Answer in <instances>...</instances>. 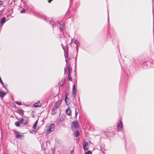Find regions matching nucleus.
<instances>
[{
    "label": "nucleus",
    "mask_w": 154,
    "mask_h": 154,
    "mask_svg": "<svg viewBox=\"0 0 154 154\" xmlns=\"http://www.w3.org/2000/svg\"><path fill=\"white\" fill-rule=\"evenodd\" d=\"M79 126L78 122L77 121H73L72 124V128L74 127L75 128L78 127Z\"/></svg>",
    "instance_id": "f257e3e1"
},
{
    "label": "nucleus",
    "mask_w": 154,
    "mask_h": 154,
    "mask_svg": "<svg viewBox=\"0 0 154 154\" xmlns=\"http://www.w3.org/2000/svg\"><path fill=\"white\" fill-rule=\"evenodd\" d=\"M65 25V23H63V25H61L60 23V24L58 26V27H59L60 31L63 33H64L63 32L64 29Z\"/></svg>",
    "instance_id": "f03ea898"
},
{
    "label": "nucleus",
    "mask_w": 154,
    "mask_h": 154,
    "mask_svg": "<svg viewBox=\"0 0 154 154\" xmlns=\"http://www.w3.org/2000/svg\"><path fill=\"white\" fill-rule=\"evenodd\" d=\"M66 49H64V55L65 57V58H68V49L69 48L68 47H67V45L66 46Z\"/></svg>",
    "instance_id": "7ed1b4c3"
},
{
    "label": "nucleus",
    "mask_w": 154,
    "mask_h": 154,
    "mask_svg": "<svg viewBox=\"0 0 154 154\" xmlns=\"http://www.w3.org/2000/svg\"><path fill=\"white\" fill-rule=\"evenodd\" d=\"M84 141L83 144V148L84 150L87 151L88 149V148L87 146H88V142H85V141Z\"/></svg>",
    "instance_id": "20e7f679"
},
{
    "label": "nucleus",
    "mask_w": 154,
    "mask_h": 154,
    "mask_svg": "<svg viewBox=\"0 0 154 154\" xmlns=\"http://www.w3.org/2000/svg\"><path fill=\"white\" fill-rule=\"evenodd\" d=\"M149 63L145 61H142L141 63L142 66L144 68H147L148 67V63Z\"/></svg>",
    "instance_id": "39448f33"
},
{
    "label": "nucleus",
    "mask_w": 154,
    "mask_h": 154,
    "mask_svg": "<svg viewBox=\"0 0 154 154\" xmlns=\"http://www.w3.org/2000/svg\"><path fill=\"white\" fill-rule=\"evenodd\" d=\"M54 124H51L50 126L49 129L47 130V131L50 132L53 131L54 130Z\"/></svg>",
    "instance_id": "423d86ee"
},
{
    "label": "nucleus",
    "mask_w": 154,
    "mask_h": 154,
    "mask_svg": "<svg viewBox=\"0 0 154 154\" xmlns=\"http://www.w3.org/2000/svg\"><path fill=\"white\" fill-rule=\"evenodd\" d=\"M61 104V103L60 101L56 102L55 103L54 105L53 106L56 108H59Z\"/></svg>",
    "instance_id": "0eeeda50"
},
{
    "label": "nucleus",
    "mask_w": 154,
    "mask_h": 154,
    "mask_svg": "<svg viewBox=\"0 0 154 154\" xmlns=\"http://www.w3.org/2000/svg\"><path fill=\"white\" fill-rule=\"evenodd\" d=\"M57 108H55V107L53 106L51 113L52 115H54L57 113Z\"/></svg>",
    "instance_id": "6e6552de"
},
{
    "label": "nucleus",
    "mask_w": 154,
    "mask_h": 154,
    "mask_svg": "<svg viewBox=\"0 0 154 154\" xmlns=\"http://www.w3.org/2000/svg\"><path fill=\"white\" fill-rule=\"evenodd\" d=\"M50 24L51 26H52L53 27H54L55 26H58L59 24H60V23H58V22L55 23L54 22L52 21L51 22Z\"/></svg>",
    "instance_id": "1a4fd4ad"
},
{
    "label": "nucleus",
    "mask_w": 154,
    "mask_h": 154,
    "mask_svg": "<svg viewBox=\"0 0 154 154\" xmlns=\"http://www.w3.org/2000/svg\"><path fill=\"white\" fill-rule=\"evenodd\" d=\"M20 123L25 125L27 124V122L26 120L24 119H23L22 118L20 121Z\"/></svg>",
    "instance_id": "9d476101"
},
{
    "label": "nucleus",
    "mask_w": 154,
    "mask_h": 154,
    "mask_svg": "<svg viewBox=\"0 0 154 154\" xmlns=\"http://www.w3.org/2000/svg\"><path fill=\"white\" fill-rule=\"evenodd\" d=\"M5 94V93L4 91H0V97L1 98H3Z\"/></svg>",
    "instance_id": "9b49d317"
},
{
    "label": "nucleus",
    "mask_w": 154,
    "mask_h": 154,
    "mask_svg": "<svg viewBox=\"0 0 154 154\" xmlns=\"http://www.w3.org/2000/svg\"><path fill=\"white\" fill-rule=\"evenodd\" d=\"M120 122L118 123L117 125V127L119 129H121L122 127V123L121 121H120Z\"/></svg>",
    "instance_id": "f8f14e48"
},
{
    "label": "nucleus",
    "mask_w": 154,
    "mask_h": 154,
    "mask_svg": "<svg viewBox=\"0 0 154 154\" xmlns=\"http://www.w3.org/2000/svg\"><path fill=\"white\" fill-rule=\"evenodd\" d=\"M66 113L68 115H71V111L69 108H68L66 110Z\"/></svg>",
    "instance_id": "ddd939ff"
},
{
    "label": "nucleus",
    "mask_w": 154,
    "mask_h": 154,
    "mask_svg": "<svg viewBox=\"0 0 154 154\" xmlns=\"http://www.w3.org/2000/svg\"><path fill=\"white\" fill-rule=\"evenodd\" d=\"M41 105V104L39 102H38L37 103H35L33 104V106L35 107L40 106Z\"/></svg>",
    "instance_id": "4468645a"
},
{
    "label": "nucleus",
    "mask_w": 154,
    "mask_h": 154,
    "mask_svg": "<svg viewBox=\"0 0 154 154\" xmlns=\"http://www.w3.org/2000/svg\"><path fill=\"white\" fill-rule=\"evenodd\" d=\"M5 17H4L1 19V21H0V23L1 24H4L5 22Z\"/></svg>",
    "instance_id": "2eb2a0df"
},
{
    "label": "nucleus",
    "mask_w": 154,
    "mask_h": 154,
    "mask_svg": "<svg viewBox=\"0 0 154 154\" xmlns=\"http://www.w3.org/2000/svg\"><path fill=\"white\" fill-rule=\"evenodd\" d=\"M65 118L64 116L62 115L60 118L59 121L61 122H63L65 119Z\"/></svg>",
    "instance_id": "dca6fc26"
},
{
    "label": "nucleus",
    "mask_w": 154,
    "mask_h": 154,
    "mask_svg": "<svg viewBox=\"0 0 154 154\" xmlns=\"http://www.w3.org/2000/svg\"><path fill=\"white\" fill-rule=\"evenodd\" d=\"M68 71V74H69V75L71 74V71L72 70V69L71 68L70 66H68L66 67Z\"/></svg>",
    "instance_id": "f3484780"
},
{
    "label": "nucleus",
    "mask_w": 154,
    "mask_h": 154,
    "mask_svg": "<svg viewBox=\"0 0 154 154\" xmlns=\"http://www.w3.org/2000/svg\"><path fill=\"white\" fill-rule=\"evenodd\" d=\"M76 49H77V55H76V57H75V72H76V70H75V69H76V61H77V54H78V47L77 46H76Z\"/></svg>",
    "instance_id": "a211bd4d"
},
{
    "label": "nucleus",
    "mask_w": 154,
    "mask_h": 154,
    "mask_svg": "<svg viewBox=\"0 0 154 154\" xmlns=\"http://www.w3.org/2000/svg\"><path fill=\"white\" fill-rule=\"evenodd\" d=\"M17 111H18V113L19 114H24L23 110L22 109H17Z\"/></svg>",
    "instance_id": "6ab92c4d"
},
{
    "label": "nucleus",
    "mask_w": 154,
    "mask_h": 154,
    "mask_svg": "<svg viewBox=\"0 0 154 154\" xmlns=\"http://www.w3.org/2000/svg\"><path fill=\"white\" fill-rule=\"evenodd\" d=\"M79 134V131H75L74 134V135L75 137H78Z\"/></svg>",
    "instance_id": "aec40b11"
},
{
    "label": "nucleus",
    "mask_w": 154,
    "mask_h": 154,
    "mask_svg": "<svg viewBox=\"0 0 154 154\" xmlns=\"http://www.w3.org/2000/svg\"><path fill=\"white\" fill-rule=\"evenodd\" d=\"M17 134L16 135L15 137L16 138L21 137L22 136V134L18 133V132L17 133Z\"/></svg>",
    "instance_id": "412c9836"
},
{
    "label": "nucleus",
    "mask_w": 154,
    "mask_h": 154,
    "mask_svg": "<svg viewBox=\"0 0 154 154\" xmlns=\"http://www.w3.org/2000/svg\"><path fill=\"white\" fill-rule=\"evenodd\" d=\"M38 122V120H37L36 121V122H35V123H34V124L33 128L34 129H36V128L37 125V124Z\"/></svg>",
    "instance_id": "4be33fe9"
},
{
    "label": "nucleus",
    "mask_w": 154,
    "mask_h": 154,
    "mask_svg": "<svg viewBox=\"0 0 154 154\" xmlns=\"http://www.w3.org/2000/svg\"><path fill=\"white\" fill-rule=\"evenodd\" d=\"M68 79L69 81H72V77L70 76V75H69V74H68Z\"/></svg>",
    "instance_id": "5701e85b"
},
{
    "label": "nucleus",
    "mask_w": 154,
    "mask_h": 154,
    "mask_svg": "<svg viewBox=\"0 0 154 154\" xmlns=\"http://www.w3.org/2000/svg\"><path fill=\"white\" fill-rule=\"evenodd\" d=\"M20 122H15V125L17 127L19 126L20 125Z\"/></svg>",
    "instance_id": "b1692460"
},
{
    "label": "nucleus",
    "mask_w": 154,
    "mask_h": 154,
    "mask_svg": "<svg viewBox=\"0 0 154 154\" xmlns=\"http://www.w3.org/2000/svg\"><path fill=\"white\" fill-rule=\"evenodd\" d=\"M72 95L73 97L74 98H75L76 97V93L75 91H72Z\"/></svg>",
    "instance_id": "393cba45"
},
{
    "label": "nucleus",
    "mask_w": 154,
    "mask_h": 154,
    "mask_svg": "<svg viewBox=\"0 0 154 154\" xmlns=\"http://www.w3.org/2000/svg\"><path fill=\"white\" fill-rule=\"evenodd\" d=\"M0 82H1L2 86H3V87H4L6 89H7V88L5 86L4 83L2 82V80L1 81H0Z\"/></svg>",
    "instance_id": "a878e982"
},
{
    "label": "nucleus",
    "mask_w": 154,
    "mask_h": 154,
    "mask_svg": "<svg viewBox=\"0 0 154 154\" xmlns=\"http://www.w3.org/2000/svg\"><path fill=\"white\" fill-rule=\"evenodd\" d=\"M67 105H69L70 103V101L68 99V100H67V101H65Z\"/></svg>",
    "instance_id": "bb28decb"
},
{
    "label": "nucleus",
    "mask_w": 154,
    "mask_h": 154,
    "mask_svg": "<svg viewBox=\"0 0 154 154\" xmlns=\"http://www.w3.org/2000/svg\"><path fill=\"white\" fill-rule=\"evenodd\" d=\"M74 43H75L76 45H79V43L78 41L77 40H75L74 42Z\"/></svg>",
    "instance_id": "cd10ccee"
},
{
    "label": "nucleus",
    "mask_w": 154,
    "mask_h": 154,
    "mask_svg": "<svg viewBox=\"0 0 154 154\" xmlns=\"http://www.w3.org/2000/svg\"><path fill=\"white\" fill-rule=\"evenodd\" d=\"M55 141L57 143H60V141L57 138L55 139Z\"/></svg>",
    "instance_id": "c85d7f7f"
},
{
    "label": "nucleus",
    "mask_w": 154,
    "mask_h": 154,
    "mask_svg": "<svg viewBox=\"0 0 154 154\" xmlns=\"http://www.w3.org/2000/svg\"><path fill=\"white\" fill-rule=\"evenodd\" d=\"M16 103L17 104L19 105H20L22 104H21V102H19V101H17V102H16Z\"/></svg>",
    "instance_id": "c756f323"
},
{
    "label": "nucleus",
    "mask_w": 154,
    "mask_h": 154,
    "mask_svg": "<svg viewBox=\"0 0 154 154\" xmlns=\"http://www.w3.org/2000/svg\"><path fill=\"white\" fill-rule=\"evenodd\" d=\"M42 17L44 19V20L47 21V18L45 16H42Z\"/></svg>",
    "instance_id": "7c9ffc66"
},
{
    "label": "nucleus",
    "mask_w": 154,
    "mask_h": 154,
    "mask_svg": "<svg viewBox=\"0 0 154 154\" xmlns=\"http://www.w3.org/2000/svg\"><path fill=\"white\" fill-rule=\"evenodd\" d=\"M78 112H77V110L76 109V108H75V116L76 117L77 115L78 114Z\"/></svg>",
    "instance_id": "2f4dec72"
},
{
    "label": "nucleus",
    "mask_w": 154,
    "mask_h": 154,
    "mask_svg": "<svg viewBox=\"0 0 154 154\" xmlns=\"http://www.w3.org/2000/svg\"><path fill=\"white\" fill-rule=\"evenodd\" d=\"M85 154H91V151H88L85 153Z\"/></svg>",
    "instance_id": "473e14b6"
},
{
    "label": "nucleus",
    "mask_w": 154,
    "mask_h": 154,
    "mask_svg": "<svg viewBox=\"0 0 154 154\" xmlns=\"http://www.w3.org/2000/svg\"><path fill=\"white\" fill-rule=\"evenodd\" d=\"M68 99V95L66 94V97H65V101H67V100Z\"/></svg>",
    "instance_id": "72a5a7b5"
},
{
    "label": "nucleus",
    "mask_w": 154,
    "mask_h": 154,
    "mask_svg": "<svg viewBox=\"0 0 154 154\" xmlns=\"http://www.w3.org/2000/svg\"><path fill=\"white\" fill-rule=\"evenodd\" d=\"M61 45V46L63 49L64 50V49H66V48H65V47H64V46L63 45V44H62Z\"/></svg>",
    "instance_id": "f704fd0d"
},
{
    "label": "nucleus",
    "mask_w": 154,
    "mask_h": 154,
    "mask_svg": "<svg viewBox=\"0 0 154 154\" xmlns=\"http://www.w3.org/2000/svg\"><path fill=\"white\" fill-rule=\"evenodd\" d=\"M25 10L24 9H23V10H22L21 11V13H24L25 12Z\"/></svg>",
    "instance_id": "c9c22d12"
},
{
    "label": "nucleus",
    "mask_w": 154,
    "mask_h": 154,
    "mask_svg": "<svg viewBox=\"0 0 154 154\" xmlns=\"http://www.w3.org/2000/svg\"><path fill=\"white\" fill-rule=\"evenodd\" d=\"M67 58H65V61L66 62H67ZM67 63H66V65L67 66Z\"/></svg>",
    "instance_id": "e433bc0d"
},
{
    "label": "nucleus",
    "mask_w": 154,
    "mask_h": 154,
    "mask_svg": "<svg viewBox=\"0 0 154 154\" xmlns=\"http://www.w3.org/2000/svg\"><path fill=\"white\" fill-rule=\"evenodd\" d=\"M3 2L2 1H0V5H1L3 4Z\"/></svg>",
    "instance_id": "4c0bfd02"
},
{
    "label": "nucleus",
    "mask_w": 154,
    "mask_h": 154,
    "mask_svg": "<svg viewBox=\"0 0 154 154\" xmlns=\"http://www.w3.org/2000/svg\"><path fill=\"white\" fill-rule=\"evenodd\" d=\"M108 23L109 25V15H108Z\"/></svg>",
    "instance_id": "58836bf2"
},
{
    "label": "nucleus",
    "mask_w": 154,
    "mask_h": 154,
    "mask_svg": "<svg viewBox=\"0 0 154 154\" xmlns=\"http://www.w3.org/2000/svg\"><path fill=\"white\" fill-rule=\"evenodd\" d=\"M152 67H154V61L152 63Z\"/></svg>",
    "instance_id": "ea45409f"
},
{
    "label": "nucleus",
    "mask_w": 154,
    "mask_h": 154,
    "mask_svg": "<svg viewBox=\"0 0 154 154\" xmlns=\"http://www.w3.org/2000/svg\"><path fill=\"white\" fill-rule=\"evenodd\" d=\"M76 88H73V89H72V91H76Z\"/></svg>",
    "instance_id": "a19ab883"
},
{
    "label": "nucleus",
    "mask_w": 154,
    "mask_h": 154,
    "mask_svg": "<svg viewBox=\"0 0 154 154\" xmlns=\"http://www.w3.org/2000/svg\"><path fill=\"white\" fill-rule=\"evenodd\" d=\"M52 0H48V2L49 3H50L51 1H52Z\"/></svg>",
    "instance_id": "79ce46f5"
},
{
    "label": "nucleus",
    "mask_w": 154,
    "mask_h": 154,
    "mask_svg": "<svg viewBox=\"0 0 154 154\" xmlns=\"http://www.w3.org/2000/svg\"><path fill=\"white\" fill-rule=\"evenodd\" d=\"M76 88L75 87V85H74L73 86V88Z\"/></svg>",
    "instance_id": "37998d69"
},
{
    "label": "nucleus",
    "mask_w": 154,
    "mask_h": 154,
    "mask_svg": "<svg viewBox=\"0 0 154 154\" xmlns=\"http://www.w3.org/2000/svg\"><path fill=\"white\" fill-rule=\"evenodd\" d=\"M66 69H65H65H64V74H66Z\"/></svg>",
    "instance_id": "c03bdc74"
},
{
    "label": "nucleus",
    "mask_w": 154,
    "mask_h": 154,
    "mask_svg": "<svg viewBox=\"0 0 154 154\" xmlns=\"http://www.w3.org/2000/svg\"><path fill=\"white\" fill-rule=\"evenodd\" d=\"M120 65H121V66H122V64L121 63V62H120Z\"/></svg>",
    "instance_id": "a18cd8bd"
},
{
    "label": "nucleus",
    "mask_w": 154,
    "mask_h": 154,
    "mask_svg": "<svg viewBox=\"0 0 154 154\" xmlns=\"http://www.w3.org/2000/svg\"><path fill=\"white\" fill-rule=\"evenodd\" d=\"M1 15V13H0V16Z\"/></svg>",
    "instance_id": "49530a36"
},
{
    "label": "nucleus",
    "mask_w": 154,
    "mask_h": 154,
    "mask_svg": "<svg viewBox=\"0 0 154 154\" xmlns=\"http://www.w3.org/2000/svg\"><path fill=\"white\" fill-rule=\"evenodd\" d=\"M70 2H71V1H72V0H70Z\"/></svg>",
    "instance_id": "de8ad7c7"
}]
</instances>
